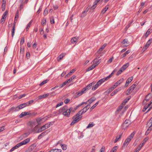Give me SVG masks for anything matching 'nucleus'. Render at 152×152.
<instances>
[{
    "label": "nucleus",
    "mask_w": 152,
    "mask_h": 152,
    "mask_svg": "<svg viewBox=\"0 0 152 152\" xmlns=\"http://www.w3.org/2000/svg\"><path fill=\"white\" fill-rule=\"evenodd\" d=\"M47 119L45 117L43 118H39L36 119V121L38 124H40L41 123L44 122Z\"/></svg>",
    "instance_id": "nucleus-4"
},
{
    "label": "nucleus",
    "mask_w": 152,
    "mask_h": 152,
    "mask_svg": "<svg viewBox=\"0 0 152 152\" xmlns=\"http://www.w3.org/2000/svg\"><path fill=\"white\" fill-rule=\"evenodd\" d=\"M50 127V124H48V123L46 124L45 125L43 126H42V128H43L44 130L45 129L48 128Z\"/></svg>",
    "instance_id": "nucleus-23"
},
{
    "label": "nucleus",
    "mask_w": 152,
    "mask_h": 152,
    "mask_svg": "<svg viewBox=\"0 0 152 152\" xmlns=\"http://www.w3.org/2000/svg\"><path fill=\"white\" fill-rule=\"evenodd\" d=\"M94 124H93L92 123H90L86 127L87 129H88L92 127L93 126H94Z\"/></svg>",
    "instance_id": "nucleus-43"
},
{
    "label": "nucleus",
    "mask_w": 152,
    "mask_h": 152,
    "mask_svg": "<svg viewBox=\"0 0 152 152\" xmlns=\"http://www.w3.org/2000/svg\"><path fill=\"white\" fill-rule=\"evenodd\" d=\"M5 19H2V18H1L0 20V23L2 24H4L5 21Z\"/></svg>",
    "instance_id": "nucleus-63"
},
{
    "label": "nucleus",
    "mask_w": 152,
    "mask_h": 152,
    "mask_svg": "<svg viewBox=\"0 0 152 152\" xmlns=\"http://www.w3.org/2000/svg\"><path fill=\"white\" fill-rule=\"evenodd\" d=\"M99 86L96 84L92 88V89L93 91L95 90Z\"/></svg>",
    "instance_id": "nucleus-56"
},
{
    "label": "nucleus",
    "mask_w": 152,
    "mask_h": 152,
    "mask_svg": "<svg viewBox=\"0 0 152 152\" xmlns=\"http://www.w3.org/2000/svg\"><path fill=\"white\" fill-rule=\"evenodd\" d=\"M133 79V77H131L127 79L126 82L129 84L132 81Z\"/></svg>",
    "instance_id": "nucleus-37"
},
{
    "label": "nucleus",
    "mask_w": 152,
    "mask_h": 152,
    "mask_svg": "<svg viewBox=\"0 0 152 152\" xmlns=\"http://www.w3.org/2000/svg\"><path fill=\"white\" fill-rule=\"evenodd\" d=\"M60 111L62 112V114L65 116L69 117L70 113L72 111L74 112V111L73 110V108L72 107H70L68 109L67 106H64L60 109Z\"/></svg>",
    "instance_id": "nucleus-1"
},
{
    "label": "nucleus",
    "mask_w": 152,
    "mask_h": 152,
    "mask_svg": "<svg viewBox=\"0 0 152 152\" xmlns=\"http://www.w3.org/2000/svg\"><path fill=\"white\" fill-rule=\"evenodd\" d=\"M24 42V39L23 37H22L20 42V45H23Z\"/></svg>",
    "instance_id": "nucleus-57"
},
{
    "label": "nucleus",
    "mask_w": 152,
    "mask_h": 152,
    "mask_svg": "<svg viewBox=\"0 0 152 152\" xmlns=\"http://www.w3.org/2000/svg\"><path fill=\"white\" fill-rule=\"evenodd\" d=\"M130 52V51L129 50H127L126 52H125L124 54L121 55L120 56L121 58H122L125 56H126L127 54H128Z\"/></svg>",
    "instance_id": "nucleus-19"
},
{
    "label": "nucleus",
    "mask_w": 152,
    "mask_h": 152,
    "mask_svg": "<svg viewBox=\"0 0 152 152\" xmlns=\"http://www.w3.org/2000/svg\"><path fill=\"white\" fill-rule=\"evenodd\" d=\"M96 67V66H94V65H92L91 66L89 67L86 70V71H89L90 70H91L94 68Z\"/></svg>",
    "instance_id": "nucleus-33"
},
{
    "label": "nucleus",
    "mask_w": 152,
    "mask_h": 152,
    "mask_svg": "<svg viewBox=\"0 0 152 152\" xmlns=\"http://www.w3.org/2000/svg\"><path fill=\"white\" fill-rule=\"evenodd\" d=\"M96 99V98L94 97H93L87 101V102H88L90 104H91Z\"/></svg>",
    "instance_id": "nucleus-25"
},
{
    "label": "nucleus",
    "mask_w": 152,
    "mask_h": 152,
    "mask_svg": "<svg viewBox=\"0 0 152 152\" xmlns=\"http://www.w3.org/2000/svg\"><path fill=\"white\" fill-rule=\"evenodd\" d=\"M48 96V94L47 93L45 94H44L42 95L39 96H38V99H41L44 98H46V97H47V96Z\"/></svg>",
    "instance_id": "nucleus-20"
},
{
    "label": "nucleus",
    "mask_w": 152,
    "mask_h": 152,
    "mask_svg": "<svg viewBox=\"0 0 152 152\" xmlns=\"http://www.w3.org/2000/svg\"><path fill=\"white\" fill-rule=\"evenodd\" d=\"M135 134L134 132H133L126 139L122 146L123 148H125L129 144L131 140L133 138Z\"/></svg>",
    "instance_id": "nucleus-2"
},
{
    "label": "nucleus",
    "mask_w": 152,
    "mask_h": 152,
    "mask_svg": "<svg viewBox=\"0 0 152 152\" xmlns=\"http://www.w3.org/2000/svg\"><path fill=\"white\" fill-rule=\"evenodd\" d=\"M70 101V99L69 98H67L64 101V102L65 104L68 103Z\"/></svg>",
    "instance_id": "nucleus-60"
},
{
    "label": "nucleus",
    "mask_w": 152,
    "mask_h": 152,
    "mask_svg": "<svg viewBox=\"0 0 152 152\" xmlns=\"http://www.w3.org/2000/svg\"><path fill=\"white\" fill-rule=\"evenodd\" d=\"M123 78L120 79L118 81L114 84V86H115L116 87L118 85H119L121 83H122L123 82Z\"/></svg>",
    "instance_id": "nucleus-13"
},
{
    "label": "nucleus",
    "mask_w": 152,
    "mask_h": 152,
    "mask_svg": "<svg viewBox=\"0 0 152 152\" xmlns=\"http://www.w3.org/2000/svg\"><path fill=\"white\" fill-rule=\"evenodd\" d=\"M48 96H54L56 95V93L55 91H53L50 93H48Z\"/></svg>",
    "instance_id": "nucleus-40"
},
{
    "label": "nucleus",
    "mask_w": 152,
    "mask_h": 152,
    "mask_svg": "<svg viewBox=\"0 0 152 152\" xmlns=\"http://www.w3.org/2000/svg\"><path fill=\"white\" fill-rule=\"evenodd\" d=\"M37 125L35 126V127L33 131L35 133H38L41 132L42 131L44 130L43 128H42V127L38 129L37 131H36L35 129H36V127L37 126Z\"/></svg>",
    "instance_id": "nucleus-15"
},
{
    "label": "nucleus",
    "mask_w": 152,
    "mask_h": 152,
    "mask_svg": "<svg viewBox=\"0 0 152 152\" xmlns=\"http://www.w3.org/2000/svg\"><path fill=\"white\" fill-rule=\"evenodd\" d=\"M109 7V5H108L107 6H106L105 7V8L102 11H101L102 13L104 14L107 11V9H108Z\"/></svg>",
    "instance_id": "nucleus-28"
},
{
    "label": "nucleus",
    "mask_w": 152,
    "mask_h": 152,
    "mask_svg": "<svg viewBox=\"0 0 152 152\" xmlns=\"http://www.w3.org/2000/svg\"><path fill=\"white\" fill-rule=\"evenodd\" d=\"M120 89V88L117 89L115 90L111 94V96H113L115 95L117 93L118 91Z\"/></svg>",
    "instance_id": "nucleus-26"
},
{
    "label": "nucleus",
    "mask_w": 152,
    "mask_h": 152,
    "mask_svg": "<svg viewBox=\"0 0 152 152\" xmlns=\"http://www.w3.org/2000/svg\"><path fill=\"white\" fill-rule=\"evenodd\" d=\"M86 92L83 89H82V90L80 91V92H78L77 95L78 96H80L81 95H82L84 93Z\"/></svg>",
    "instance_id": "nucleus-35"
},
{
    "label": "nucleus",
    "mask_w": 152,
    "mask_h": 152,
    "mask_svg": "<svg viewBox=\"0 0 152 152\" xmlns=\"http://www.w3.org/2000/svg\"><path fill=\"white\" fill-rule=\"evenodd\" d=\"M110 78V76H108L106 77H104L102 79L99 80V81L101 82L102 83L104 82L105 81L109 79Z\"/></svg>",
    "instance_id": "nucleus-17"
},
{
    "label": "nucleus",
    "mask_w": 152,
    "mask_h": 152,
    "mask_svg": "<svg viewBox=\"0 0 152 152\" xmlns=\"http://www.w3.org/2000/svg\"><path fill=\"white\" fill-rule=\"evenodd\" d=\"M26 103H23L22 104H21L17 106L18 110H19L21 109L24 107L27 106L26 105Z\"/></svg>",
    "instance_id": "nucleus-8"
},
{
    "label": "nucleus",
    "mask_w": 152,
    "mask_h": 152,
    "mask_svg": "<svg viewBox=\"0 0 152 152\" xmlns=\"http://www.w3.org/2000/svg\"><path fill=\"white\" fill-rule=\"evenodd\" d=\"M30 139L29 138H27L23 141L18 143L16 145L17 148H18L20 146L23 145H25L30 141Z\"/></svg>",
    "instance_id": "nucleus-3"
},
{
    "label": "nucleus",
    "mask_w": 152,
    "mask_h": 152,
    "mask_svg": "<svg viewBox=\"0 0 152 152\" xmlns=\"http://www.w3.org/2000/svg\"><path fill=\"white\" fill-rule=\"evenodd\" d=\"M99 101H98L93 106H92L90 109V110L91 111L93 109H94L97 105L99 103Z\"/></svg>",
    "instance_id": "nucleus-38"
},
{
    "label": "nucleus",
    "mask_w": 152,
    "mask_h": 152,
    "mask_svg": "<svg viewBox=\"0 0 152 152\" xmlns=\"http://www.w3.org/2000/svg\"><path fill=\"white\" fill-rule=\"evenodd\" d=\"M48 13V10L46 8L44 10L43 15L44 16H46Z\"/></svg>",
    "instance_id": "nucleus-51"
},
{
    "label": "nucleus",
    "mask_w": 152,
    "mask_h": 152,
    "mask_svg": "<svg viewBox=\"0 0 152 152\" xmlns=\"http://www.w3.org/2000/svg\"><path fill=\"white\" fill-rule=\"evenodd\" d=\"M152 126V121H149L147 124V126Z\"/></svg>",
    "instance_id": "nucleus-55"
},
{
    "label": "nucleus",
    "mask_w": 152,
    "mask_h": 152,
    "mask_svg": "<svg viewBox=\"0 0 152 152\" xmlns=\"http://www.w3.org/2000/svg\"><path fill=\"white\" fill-rule=\"evenodd\" d=\"M32 20H31L30 22L28 23L27 25V27L26 28V31H28V29H29V27H30L32 23Z\"/></svg>",
    "instance_id": "nucleus-34"
},
{
    "label": "nucleus",
    "mask_w": 152,
    "mask_h": 152,
    "mask_svg": "<svg viewBox=\"0 0 152 152\" xmlns=\"http://www.w3.org/2000/svg\"><path fill=\"white\" fill-rule=\"evenodd\" d=\"M136 86V84H133L132 86H131L129 88H131V91H132L135 88Z\"/></svg>",
    "instance_id": "nucleus-45"
},
{
    "label": "nucleus",
    "mask_w": 152,
    "mask_h": 152,
    "mask_svg": "<svg viewBox=\"0 0 152 152\" xmlns=\"http://www.w3.org/2000/svg\"><path fill=\"white\" fill-rule=\"evenodd\" d=\"M129 66V63H127L123 65L121 69L124 71Z\"/></svg>",
    "instance_id": "nucleus-16"
},
{
    "label": "nucleus",
    "mask_w": 152,
    "mask_h": 152,
    "mask_svg": "<svg viewBox=\"0 0 152 152\" xmlns=\"http://www.w3.org/2000/svg\"><path fill=\"white\" fill-rule=\"evenodd\" d=\"M97 4L96 2H94V5L91 7V10H94L96 7Z\"/></svg>",
    "instance_id": "nucleus-39"
},
{
    "label": "nucleus",
    "mask_w": 152,
    "mask_h": 152,
    "mask_svg": "<svg viewBox=\"0 0 152 152\" xmlns=\"http://www.w3.org/2000/svg\"><path fill=\"white\" fill-rule=\"evenodd\" d=\"M142 146V145H141V144H140L136 149L135 151L134 152H138Z\"/></svg>",
    "instance_id": "nucleus-32"
},
{
    "label": "nucleus",
    "mask_w": 152,
    "mask_h": 152,
    "mask_svg": "<svg viewBox=\"0 0 152 152\" xmlns=\"http://www.w3.org/2000/svg\"><path fill=\"white\" fill-rule=\"evenodd\" d=\"M105 150V147L104 146H102L101 149L100 150L99 152H104Z\"/></svg>",
    "instance_id": "nucleus-62"
},
{
    "label": "nucleus",
    "mask_w": 152,
    "mask_h": 152,
    "mask_svg": "<svg viewBox=\"0 0 152 152\" xmlns=\"http://www.w3.org/2000/svg\"><path fill=\"white\" fill-rule=\"evenodd\" d=\"M81 110V114H83V113H85L87 111V109H85V108H84Z\"/></svg>",
    "instance_id": "nucleus-54"
},
{
    "label": "nucleus",
    "mask_w": 152,
    "mask_h": 152,
    "mask_svg": "<svg viewBox=\"0 0 152 152\" xmlns=\"http://www.w3.org/2000/svg\"><path fill=\"white\" fill-rule=\"evenodd\" d=\"M61 145L62 148L63 150H65L67 148V145L64 144H61Z\"/></svg>",
    "instance_id": "nucleus-41"
},
{
    "label": "nucleus",
    "mask_w": 152,
    "mask_h": 152,
    "mask_svg": "<svg viewBox=\"0 0 152 152\" xmlns=\"http://www.w3.org/2000/svg\"><path fill=\"white\" fill-rule=\"evenodd\" d=\"M15 24H14V26H12V37H13L15 34Z\"/></svg>",
    "instance_id": "nucleus-29"
},
{
    "label": "nucleus",
    "mask_w": 152,
    "mask_h": 152,
    "mask_svg": "<svg viewBox=\"0 0 152 152\" xmlns=\"http://www.w3.org/2000/svg\"><path fill=\"white\" fill-rule=\"evenodd\" d=\"M48 130L45 131V132H42L41 134H39L38 137V139H41L42 137H43L44 135H45L46 134H47L48 132H46Z\"/></svg>",
    "instance_id": "nucleus-12"
},
{
    "label": "nucleus",
    "mask_w": 152,
    "mask_h": 152,
    "mask_svg": "<svg viewBox=\"0 0 152 152\" xmlns=\"http://www.w3.org/2000/svg\"><path fill=\"white\" fill-rule=\"evenodd\" d=\"M74 120L72 121L70 125H72L75 124V123H77V121L75 119H73Z\"/></svg>",
    "instance_id": "nucleus-64"
},
{
    "label": "nucleus",
    "mask_w": 152,
    "mask_h": 152,
    "mask_svg": "<svg viewBox=\"0 0 152 152\" xmlns=\"http://www.w3.org/2000/svg\"><path fill=\"white\" fill-rule=\"evenodd\" d=\"M151 30H150V29H148L146 33L144 34V35L143 36V38H146L150 34L151 32Z\"/></svg>",
    "instance_id": "nucleus-14"
},
{
    "label": "nucleus",
    "mask_w": 152,
    "mask_h": 152,
    "mask_svg": "<svg viewBox=\"0 0 152 152\" xmlns=\"http://www.w3.org/2000/svg\"><path fill=\"white\" fill-rule=\"evenodd\" d=\"M123 72L121 68L117 72L116 74V75H118L121 73Z\"/></svg>",
    "instance_id": "nucleus-50"
},
{
    "label": "nucleus",
    "mask_w": 152,
    "mask_h": 152,
    "mask_svg": "<svg viewBox=\"0 0 152 152\" xmlns=\"http://www.w3.org/2000/svg\"><path fill=\"white\" fill-rule=\"evenodd\" d=\"M148 137H147L145 138L142 141V143L141 144V145H142L143 146V145H144L145 142L148 140Z\"/></svg>",
    "instance_id": "nucleus-36"
},
{
    "label": "nucleus",
    "mask_w": 152,
    "mask_h": 152,
    "mask_svg": "<svg viewBox=\"0 0 152 152\" xmlns=\"http://www.w3.org/2000/svg\"><path fill=\"white\" fill-rule=\"evenodd\" d=\"M34 101L33 100H31L28 102H26V104L27 106H28L30 105V104L32 103Z\"/></svg>",
    "instance_id": "nucleus-44"
},
{
    "label": "nucleus",
    "mask_w": 152,
    "mask_h": 152,
    "mask_svg": "<svg viewBox=\"0 0 152 152\" xmlns=\"http://www.w3.org/2000/svg\"><path fill=\"white\" fill-rule=\"evenodd\" d=\"M9 112L12 111V112H16L18 111L17 106L16 107H12L10 109L8 110Z\"/></svg>",
    "instance_id": "nucleus-10"
},
{
    "label": "nucleus",
    "mask_w": 152,
    "mask_h": 152,
    "mask_svg": "<svg viewBox=\"0 0 152 152\" xmlns=\"http://www.w3.org/2000/svg\"><path fill=\"white\" fill-rule=\"evenodd\" d=\"M61 149H55L50 150L49 152H61Z\"/></svg>",
    "instance_id": "nucleus-27"
},
{
    "label": "nucleus",
    "mask_w": 152,
    "mask_h": 152,
    "mask_svg": "<svg viewBox=\"0 0 152 152\" xmlns=\"http://www.w3.org/2000/svg\"><path fill=\"white\" fill-rule=\"evenodd\" d=\"M30 124L31 127H32L34 126H35L36 125V124L35 122L33 121L31 122L30 123Z\"/></svg>",
    "instance_id": "nucleus-53"
},
{
    "label": "nucleus",
    "mask_w": 152,
    "mask_h": 152,
    "mask_svg": "<svg viewBox=\"0 0 152 152\" xmlns=\"http://www.w3.org/2000/svg\"><path fill=\"white\" fill-rule=\"evenodd\" d=\"M66 55V53H62L57 58V60L58 61H59L61 60Z\"/></svg>",
    "instance_id": "nucleus-11"
},
{
    "label": "nucleus",
    "mask_w": 152,
    "mask_h": 152,
    "mask_svg": "<svg viewBox=\"0 0 152 152\" xmlns=\"http://www.w3.org/2000/svg\"><path fill=\"white\" fill-rule=\"evenodd\" d=\"M117 149V146H114L110 152H115Z\"/></svg>",
    "instance_id": "nucleus-48"
},
{
    "label": "nucleus",
    "mask_w": 152,
    "mask_h": 152,
    "mask_svg": "<svg viewBox=\"0 0 152 152\" xmlns=\"http://www.w3.org/2000/svg\"><path fill=\"white\" fill-rule=\"evenodd\" d=\"M122 134H121L120 135L119 137H118V136H117L116 137V138L115 140V141H114L115 143L119 139L121 138V136H122Z\"/></svg>",
    "instance_id": "nucleus-47"
},
{
    "label": "nucleus",
    "mask_w": 152,
    "mask_h": 152,
    "mask_svg": "<svg viewBox=\"0 0 152 152\" xmlns=\"http://www.w3.org/2000/svg\"><path fill=\"white\" fill-rule=\"evenodd\" d=\"M123 107V106L120 105L117 108V110L118 111H121Z\"/></svg>",
    "instance_id": "nucleus-61"
},
{
    "label": "nucleus",
    "mask_w": 152,
    "mask_h": 152,
    "mask_svg": "<svg viewBox=\"0 0 152 152\" xmlns=\"http://www.w3.org/2000/svg\"><path fill=\"white\" fill-rule=\"evenodd\" d=\"M75 71V70L73 69L71 70L66 75V77H68L70 76L72 73H74Z\"/></svg>",
    "instance_id": "nucleus-31"
},
{
    "label": "nucleus",
    "mask_w": 152,
    "mask_h": 152,
    "mask_svg": "<svg viewBox=\"0 0 152 152\" xmlns=\"http://www.w3.org/2000/svg\"><path fill=\"white\" fill-rule=\"evenodd\" d=\"M148 127V128L145 132V135L148 134L152 129V126H150Z\"/></svg>",
    "instance_id": "nucleus-22"
},
{
    "label": "nucleus",
    "mask_w": 152,
    "mask_h": 152,
    "mask_svg": "<svg viewBox=\"0 0 152 152\" xmlns=\"http://www.w3.org/2000/svg\"><path fill=\"white\" fill-rule=\"evenodd\" d=\"M47 82V80H45L43 81L41 83L39 84L40 86H42L44 84L46 83Z\"/></svg>",
    "instance_id": "nucleus-52"
},
{
    "label": "nucleus",
    "mask_w": 152,
    "mask_h": 152,
    "mask_svg": "<svg viewBox=\"0 0 152 152\" xmlns=\"http://www.w3.org/2000/svg\"><path fill=\"white\" fill-rule=\"evenodd\" d=\"M30 113V111L23 112L19 116L20 118H22L23 116L29 115Z\"/></svg>",
    "instance_id": "nucleus-9"
},
{
    "label": "nucleus",
    "mask_w": 152,
    "mask_h": 152,
    "mask_svg": "<svg viewBox=\"0 0 152 152\" xmlns=\"http://www.w3.org/2000/svg\"><path fill=\"white\" fill-rule=\"evenodd\" d=\"M79 37H73L71 39V42L72 43L74 44L77 42V39H79Z\"/></svg>",
    "instance_id": "nucleus-21"
},
{
    "label": "nucleus",
    "mask_w": 152,
    "mask_h": 152,
    "mask_svg": "<svg viewBox=\"0 0 152 152\" xmlns=\"http://www.w3.org/2000/svg\"><path fill=\"white\" fill-rule=\"evenodd\" d=\"M19 15V11H17L15 15V20H17L18 18Z\"/></svg>",
    "instance_id": "nucleus-42"
},
{
    "label": "nucleus",
    "mask_w": 152,
    "mask_h": 152,
    "mask_svg": "<svg viewBox=\"0 0 152 152\" xmlns=\"http://www.w3.org/2000/svg\"><path fill=\"white\" fill-rule=\"evenodd\" d=\"M131 124V121L129 120H126L123 124L124 127L126 128L128 127Z\"/></svg>",
    "instance_id": "nucleus-6"
},
{
    "label": "nucleus",
    "mask_w": 152,
    "mask_h": 152,
    "mask_svg": "<svg viewBox=\"0 0 152 152\" xmlns=\"http://www.w3.org/2000/svg\"><path fill=\"white\" fill-rule=\"evenodd\" d=\"M63 104V102H61L60 103L58 104L56 106V108H57L61 106Z\"/></svg>",
    "instance_id": "nucleus-58"
},
{
    "label": "nucleus",
    "mask_w": 152,
    "mask_h": 152,
    "mask_svg": "<svg viewBox=\"0 0 152 152\" xmlns=\"http://www.w3.org/2000/svg\"><path fill=\"white\" fill-rule=\"evenodd\" d=\"M149 106L148 104H146L144 107L142 111L145 112L146 110L149 107Z\"/></svg>",
    "instance_id": "nucleus-46"
},
{
    "label": "nucleus",
    "mask_w": 152,
    "mask_h": 152,
    "mask_svg": "<svg viewBox=\"0 0 152 152\" xmlns=\"http://www.w3.org/2000/svg\"><path fill=\"white\" fill-rule=\"evenodd\" d=\"M80 115H78L76 116V115L74 116L72 118L73 119H75L76 120L77 122L78 121L80 120L82 117V116H80Z\"/></svg>",
    "instance_id": "nucleus-18"
},
{
    "label": "nucleus",
    "mask_w": 152,
    "mask_h": 152,
    "mask_svg": "<svg viewBox=\"0 0 152 152\" xmlns=\"http://www.w3.org/2000/svg\"><path fill=\"white\" fill-rule=\"evenodd\" d=\"M94 66H96V67L100 63L98 59L97 58H95L94 59Z\"/></svg>",
    "instance_id": "nucleus-24"
},
{
    "label": "nucleus",
    "mask_w": 152,
    "mask_h": 152,
    "mask_svg": "<svg viewBox=\"0 0 152 152\" xmlns=\"http://www.w3.org/2000/svg\"><path fill=\"white\" fill-rule=\"evenodd\" d=\"M22 3L20 5V10H21L23 7V0H21Z\"/></svg>",
    "instance_id": "nucleus-59"
},
{
    "label": "nucleus",
    "mask_w": 152,
    "mask_h": 152,
    "mask_svg": "<svg viewBox=\"0 0 152 152\" xmlns=\"http://www.w3.org/2000/svg\"><path fill=\"white\" fill-rule=\"evenodd\" d=\"M94 84V82H93L88 85L86 87L83 88V89L86 92V91H87L89 90L91 88V87H92V85Z\"/></svg>",
    "instance_id": "nucleus-7"
},
{
    "label": "nucleus",
    "mask_w": 152,
    "mask_h": 152,
    "mask_svg": "<svg viewBox=\"0 0 152 152\" xmlns=\"http://www.w3.org/2000/svg\"><path fill=\"white\" fill-rule=\"evenodd\" d=\"M8 13V11L7 10H6L3 14L1 18H2V19L4 18L6 19V18L7 16Z\"/></svg>",
    "instance_id": "nucleus-30"
},
{
    "label": "nucleus",
    "mask_w": 152,
    "mask_h": 152,
    "mask_svg": "<svg viewBox=\"0 0 152 152\" xmlns=\"http://www.w3.org/2000/svg\"><path fill=\"white\" fill-rule=\"evenodd\" d=\"M50 22L51 24L54 23V20L53 17H51L50 18Z\"/></svg>",
    "instance_id": "nucleus-49"
},
{
    "label": "nucleus",
    "mask_w": 152,
    "mask_h": 152,
    "mask_svg": "<svg viewBox=\"0 0 152 152\" xmlns=\"http://www.w3.org/2000/svg\"><path fill=\"white\" fill-rule=\"evenodd\" d=\"M121 43L122 45H124V47H126L129 46V42L128 41L127 39H124Z\"/></svg>",
    "instance_id": "nucleus-5"
}]
</instances>
